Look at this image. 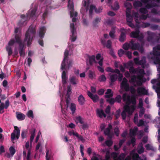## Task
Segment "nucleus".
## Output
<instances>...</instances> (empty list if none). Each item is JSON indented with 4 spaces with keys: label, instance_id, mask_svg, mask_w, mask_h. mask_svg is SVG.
<instances>
[{
    "label": "nucleus",
    "instance_id": "nucleus-1",
    "mask_svg": "<svg viewBox=\"0 0 160 160\" xmlns=\"http://www.w3.org/2000/svg\"><path fill=\"white\" fill-rule=\"evenodd\" d=\"M36 31V29L35 27L31 25L26 32L24 41L25 42L28 40L27 44L28 46L31 44L32 39L35 37Z\"/></svg>",
    "mask_w": 160,
    "mask_h": 160
},
{
    "label": "nucleus",
    "instance_id": "nucleus-2",
    "mask_svg": "<svg viewBox=\"0 0 160 160\" xmlns=\"http://www.w3.org/2000/svg\"><path fill=\"white\" fill-rule=\"evenodd\" d=\"M158 50H160V44L158 45L153 48L152 53H150L151 55H152L151 58L155 64L160 65V52Z\"/></svg>",
    "mask_w": 160,
    "mask_h": 160
},
{
    "label": "nucleus",
    "instance_id": "nucleus-3",
    "mask_svg": "<svg viewBox=\"0 0 160 160\" xmlns=\"http://www.w3.org/2000/svg\"><path fill=\"white\" fill-rule=\"evenodd\" d=\"M124 110L122 112L121 115L122 119L124 120L126 117V112L131 115H132L133 112L135 110V107L134 106H129L128 105H126L124 107Z\"/></svg>",
    "mask_w": 160,
    "mask_h": 160
},
{
    "label": "nucleus",
    "instance_id": "nucleus-4",
    "mask_svg": "<svg viewBox=\"0 0 160 160\" xmlns=\"http://www.w3.org/2000/svg\"><path fill=\"white\" fill-rule=\"evenodd\" d=\"M140 30L139 28H136L134 31L130 33V37L132 38H137L138 40L142 42L143 40L142 35H139Z\"/></svg>",
    "mask_w": 160,
    "mask_h": 160
},
{
    "label": "nucleus",
    "instance_id": "nucleus-5",
    "mask_svg": "<svg viewBox=\"0 0 160 160\" xmlns=\"http://www.w3.org/2000/svg\"><path fill=\"white\" fill-rule=\"evenodd\" d=\"M70 29L72 33V35L70 36V39L72 42H74L77 39L76 35V30L75 28L74 24L71 23L70 24Z\"/></svg>",
    "mask_w": 160,
    "mask_h": 160
},
{
    "label": "nucleus",
    "instance_id": "nucleus-6",
    "mask_svg": "<svg viewBox=\"0 0 160 160\" xmlns=\"http://www.w3.org/2000/svg\"><path fill=\"white\" fill-rule=\"evenodd\" d=\"M68 7L70 10V15L72 18L74 16L76 17L78 13L77 12H74V5L72 2H71V0H68Z\"/></svg>",
    "mask_w": 160,
    "mask_h": 160
},
{
    "label": "nucleus",
    "instance_id": "nucleus-7",
    "mask_svg": "<svg viewBox=\"0 0 160 160\" xmlns=\"http://www.w3.org/2000/svg\"><path fill=\"white\" fill-rule=\"evenodd\" d=\"M137 76L135 75L132 76L131 77V79L129 80V82L131 83H133V85L136 87L137 85L140 86L142 84L141 80H137Z\"/></svg>",
    "mask_w": 160,
    "mask_h": 160
},
{
    "label": "nucleus",
    "instance_id": "nucleus-8",
    "mask_svg": "<svg viewBox=\"0 0 160 160\" xmlns=\"http://www.w3.org/2000/svg\"><path fill=\"white\" fill-rule=\"evenodd\" d=\"M149 2V0H140V1L137 0L134 2L133 6L135 8H137L142 7V3L146 4L147 3Z\"/></svg>",
    "mask_w": 160,
    "mask_h": 160
},
{
    "label": "nucleus",
    "instance_id": "nucleus-9",
    "mask_svg": "<svg viewBox=\"0 0 160 160\" xmlns=\"http://www.w3.org/2000/svg\"><path fill=\"white\" fill-rule=\"evenodd\" d=\"M148 35L147 40L148 42H152L156 38V34L155 32L148 31L147 32Z\"/></svg>",
    "mask_w": 160,
    "mask_h": 160
},
{
    "label": "nucleus",
    "instance_id": "nucleus-10",
    "mask_svg": "<svg viewBox=\"0 0 160 160\" xmlns=\"http://www.w3.org/2000/svg\"><path fill=\"white\" fill-rule=\"evenodd\" d=\"M122 88H124L125 90L128 91L129 89V86L128 83V80L125 78H124L121 84Z\"/></svg>",
    "mask_w": 160,
    "mask_h": 160
},
{
    "label": "nucleus",
    "instance_id": "nucleus-11",
    "mask_svg": "<svg viewBox=\"0 0 160 160\" xmlns=\"http://www.w3.org/2000/svg\"><path fill=\"white\" fill-rule=\"evenodd\" d=\"M68 55V51L67 50H66L64 53V58L62 62L61 69V70L66 69V64L65 63V60L67 59Z\"/></svg>",
    "mask_w": 160,
    "mask_h": 160
},
{
    "label": "nucleus",
    "instance_id": "nucleus-12",
    "mask_svg": "<svg viewBox=\"0 0 160 160\" xmlns=\"http://www.w3.org/2000/svg\"><path fill=\"white\" fill-rule=\"evenodd\" d=\"M9 101L8 100H7L5 101V105L3 102H1L0 104V113L2 114L4 112V109H7L9 105Z\"/></svg>",
    "mask_w": 160,
    "mask_h": 160
},
{
    "label": "nucleus",
    "instance_id": "nucleus-13",
    "mask_svg": "<svg viewBox=\"0 0 160 160\" xmlns=\"http://www.w3.org/2000/svg\"><path fill=\"white\" fill-rule=\"evenodd\" d=\"M100 41L102 44L104 46H106L108 48L110 49L111 48L112 43L111 40H108L106 43V40L103 38H101Z\"/></svg>",
    "mask_w": 160,
    "mask_h": 160
},
{
    "label": "nucleus",
    "instance_id": "nucleus-14",
    "mask_svg": "<svg viewBox=\"0 0 160 160\" xmlns=\"http://www.w3.org/2000/svg\"><path fill=\"white\" fill-rule=\"evenodd\" d=\"M137 92L138 94L140 95H147L148 94V91L143 87H138L137 89Z\"/></svg>",
    "mask_w": 160,
    "mask_h": 160
},
{
    "label": "nucleus",
    "instance_id": "nucleus-15",
    "mask_svg": "<svg viewBox=\"0 0 160 160\" xmlns=\"http://www.w3.org/2000/svg\"><path fill=\"white\" fill-rule=\"evenodd\" d=\"M46 28L45 26L41 27L39 30L38 36L40 39H42L46 32Z\"/></svg>",
    "mask_w": 160,
    "mask_h": 160
},
{
    "label": "nucleus",
    "instance_id": "nucleus-16",
    "mask_svg": "<svg viewBox=\"0 0 160 160\" xmlns=\"http://www.w3.org/2000/svg\"><path fill=\"white\" fill-rule=\"evenodd\" d=\"M87 94L94 102H97L99 100V97L97 95H94L89 91H88Z\"/></svg>",
    "mask_w": 160,
    "mask_h": 160
},
{
    "label": "nucleus",
    "instance_id": "nucleus-17",
    "mask_svg": "<svg viewBox=\"0 0 160 160\" xmlns=\"http://www.w3.org/2000/svg\"><path fill=\"white\" fill-rule=\"evenodd\" d=\"M134 42L133 39L130 41L131 48L133 50H137L139 48L140 44L138 43H134Z\"/></svg>",
    "mask_w": 160,
    "mask_h": 160
},
{
    "label": "nucleus",
    "instance_id": "nucleus-18",
    "mask_svg": "<svg viewBox=\"0 0 160 160\" xmlns=\"http://www.w3.org/2000/svg\"><path fill=\"white\" fill-rule=\"evenodd\" d=\"M146 58L144 56L142 57L141 60H139V65H141L142 68H144L145 67L148 65V64H146Z\"/></svg>",
    "mask_w": 160,
    "mask_h": 160
},
{
    "label": "nucleus",
    "instance_id": "nucleus-19",
    "mask_svg": "<svg viewBox=\"0 0 160 160\" xmlns=\"http://www.w3.org/2000/svg\"><path fill=\"white\" fill-rule=\"evenodd\" d=\"M110 84L115 82L118 79V75L116 73L109 74Z\"/></svg>",
    "mask_w": 160,
    "mask_h": 160
},
{
    "label": "nucleus",
    "instance_id": "nucleus-20",
    "mask_svg": "<svg viewBox=\"0 0 160 160\" xmlns=\"http://www.w3.org/2000/svg\"><path fill=\"white\" fill-rule=\"evenodd\" d=\"M18 50L20 56H24L25 55V52L23 44L19 45Z\"/></svg>",
    "mask_w": 160,
    "mask_h": 160
},
{
    "label": "nucleus",
    "instance_id": "nucleus-21",
    "mask_svg": "<svg viewBox=\"0 0 160 160\" xmlns=\"http://www.w3.org/2000/svg\"><path fill=\"white\" fill-rule=\"evenodd\" d=\"M69 81L72 84L74 85H76L79 82L78 79L75 76H72L70 77Z\"/></svg>",
    "mask_w": 160,
    "mask_h": 160
},
{
    "label": "nucleus",
    "instance_id": "nucleus-22",
    "mask_svg": "<svg viewBox=\"0 0 160 160\" xmlns=\"http://www.w3.org/2000/svg\"><path fill=\"white\" fill-rule=\"evenodd\" d=\"M138 73L140 74L137 76V79L141 80L142 78L143 77V75L145 74V71L143 69H140L138 70L137 71Z\"/></svg>",
    "mask_w": 160,
    "mask_h": 160
},
{
    "label": "nucleus",
    "instance_id": "nucleus-23",
    "mask_svg": "<svg viewBox=\"0 0 160 160\" xmlns=\"http://www.w3.org/2000/svg\"><path fill=\"white\" fill-rule=\"evenodd\" d=\"M88 62L90 66L93 65V62L96 63L97 62L95 60V57L94 55H92L91 56H88Z\"/></svg>",
    "mask_w": 160,
    "mask_h": 160
},
{
    "label": "nucleus",
    "instance_id": "nucleus-24",
    "mask_svg": "<svg viewBox=\"0 0 160 160\" xmlns=\"http://www.w3.org/2000/svg\"><path fill=\"white\" fill-rule=\"evenodd\" d=\"M16 117L17 119L20 121L24 120L25 118V115L20 112H16Z\"/></svg>",
    "mask_w": 160,
    "mask_h": 160
},
{
    "label": "nucleus",
    "instance_id": "nucleus-25",
    "mask_svg": "<svg viewBox=\"0 0 160 160\" xmlns=\"http://www.w3.org/2000/svg\"><path fill=\"white\" fill-rule=\"evenodd\" d=\"M78 100L79 104L81 105H83L85 102V98L81 94L78 97Z\"/></svg>",
    "mask_w": 160,
    "mask_h": 160
},
{
    "label": "nucleus",
    "instance_id": "nucleus-26",
    "mask_svg": "<svg viewBox=\"0 0 160 160\" xmlns=\"http://www.w3.org/2000/svg\"><path fill=\"white\" fill-rule=\"evenodd\" d=\"M126 33L122 30L119 37V40L121 42H123L125 40L126 37Z\"/></svg>",
    "mask_w": 160,
    "mask_h": 160
},
{
    "label": "nucleus",
    "instance_id": "nucleus-27",
    "mask_svg": "<svg viewBox=\"0 0 160 160\" xmlns=\"http://www.w3.org/2000/svg\"><path fill=\"white\" fill-rule=\"evenodd\" d=\"M112 127L111 124H109L108 127L106 128L104 131V134L109 137L110 135V130L112 129Z\"/></svg>",
    "mask_w": 160,
    "mask_h": 160
},
{
    "label": "nucleus",
    "instance_id": "nucleus-28",
    "mask_svg": "<svg viewBox=\"0 0 160 160\" xmlns=\"http://www.w3.org/2000/svg\"><path fill=\"white\" fill-rule=\"evenodd\" d=\"M145 7L148 9L152 8L153 7H157L158 6V5L154 2H152L151 3H149V2L147 3L146 4Z\"/></svg>",
    "mask_w": 160,
    "mask_h": 160
},
{
    "label": "nucleus",
    "instance_id": "nucleus-29",
    "mask_svg": "<svg viewBox=\"0 0 160 160\" xmlns=\"http://www.w3.org/2000/svg\"><path fill=\"white\" fill-rule=\"evenodd\" d=\"M37 10V8H36L33 9L31 11L29 10L28 12L27 16L30 18L33 17L35 15Z\"/></svg>",
    "mask_w": 160,
    "mask_h": 160
},
{
    "label": "nucleus",
    "instance_id": "nucleus-30",
    "mask_svg": "<svg viewBox=\"0 0 160 160\" xmlns=\"http://www.w3.org/2000/svg\"><path fill=\"white\" fill-rule=\"evenodd\" d=\"M113 96V93L112 92V90L110 89H108L107 92H105V97L109 98L112 97Z\"/></svg>",
    "mask_w": 160,
    "mask_h": 160
},
{
    "label": "nucleus",
    "instance_id": "nucleus-31",
    "mask_svg": "<svg viewBox=\"0 0 160 160\" xmlns=\"http://www.w3.org/2000/svg\"><path fill=\"white\" fill-rule=\"evenodd\" d=\"M53 158V156L51 152H49V150L46 149L45 156L46 160H50Z\"/></svg>",
    "mask_w": 160,
    "mask_h": 160
},
{
    "label": "nucleus",
    "instance_id": "nucleus-32",
    "mask_svg": "<svg viewBox=\"0 0 160 160\" xmlns=\"http://www.w3.org/2000/svg\"><path fill=\"white\" fill-rule=\"evenodd\" d=\"M97 112L98 116L100 118H102L103 116L104 118L106 117V115L105 114L103 111L102 109L99 110L98 109H97Z\"/></svg>",
    "mask_w": 160,
    "mask_h": 160
},
{
    "label": "nucleus",
    "instance_id": "nucleus-33",
    "mask_svg": "<svg viewBox=\"0 0 160 160\" xmlns=\"http://www.w3.org/2000/svg\"><path fill=\"white\" fill-rule=\"evenodd\" d=\"M153 88L155 89L158 98H160V83L158 84V86H153Z\"/></svg>",
    "mask_w": 160,
    "mask_h": 160
},
{
    "label": "nucleus",
    "instance_id": "nucleus-34",
    "mask_svg": "<svg viewBox=\"0 0 160 160\" xmlns=\"http://www.w3.org/2000/svg\"><path fill=\"white\" fill-rule=\"evenodd\" d=\"M62 82L63 84H66L67 83L66 80V74L65 70L62 71Z\"/></svg>",
    "mask_w": 160,
    "mask_h": 160
},
{
    "label": "nucleus",
    "instance_id": "nucleus-35",
    "mask_svg": "<svg viewBox=\"0 0 160 160\" xmlns=\"http://www.w3.org/2000/svg\"><path fill=\"white\" fill-rule=\"evenodd\" d=\"M138 129V128L136 126L134 127L133 129H131L130 130V134L132 136H135Z\"/></svg>",
    "mask_w": 160,
    "mask_h": 160
},
{
    "label": "nucleus",
    "instance_id": "nucleus-36",
    "mask_svg": "<svg viewBox=\"0 0 160 160\" xmlns=\"http://www.w3.org/2000/svg\"><path fill=\"white\" fill-rule=\"evenodd\" d=\"M20 34H16L15 35V39L16 40V42L18 43L19 45L20 44H22L23 43L20 39Z\"/></svg>",
    "mask_w": 160,
    "mask_h": 160
},
{
    "label": "nucleus",
    "instance_id": "nucleus-37",
    "mask_svg": "<svg viewBox=\"0 0 160 160\" xmlns=\"http://www.w3.org/2000/svg\"><path fill=\"white\" fill-rule=\"evenodd\" d=\"M126 20L127 22H132V17L131 15L130 11L128 12L127 11H126Z\"/></svg>",
    "mask_w": 160,
    "mask_h": 160
},
{
    "label": "nucleus",
    "instance_id": "nucleus-38",
    "mask_svg": "<svg viewBox=\"0 0 160 160\" xmlns=\"http://www.w3.org/2000/svg\"><path fill=\"white\" fill-rule=\"evenodd\" d=\"M70 109L72 112V114H73L76 110V106L75 104L72 103L71 104Z\"/></svg>",
    "mask_w": 160,
    "mask_h": 160
},
{
    "label": "nucleus",
    "instance_id": "nucleus-39",
    "mask_svg": "<svg viewBox=\"0 0 160 160\" xmlns=\"http://www.w3.org/2000/svg\"><path fill=\"white\" fill-rule=\"evenodd\" d=\"M150 28L153 30H158L160 31V26L158 25L152 24L150 25Z\"/></svg>",
    "mask_w": 160,
    "mask_h": 160
},
{
    "label": "nucleus",
    "instance_id": "nucleus-40",
    "mask_svg": "<svg viewBox=\"0 0 160 160\" xmlns=\"http://www.w3.org/2000/svg\"><path fill=\"white\" fill-rule=\"evenodd\" d=\"M95 6L93 5H91L90 7V9L89 10V17L91 18L92 17V14L93 11L94 10H95Z\"/></svg>",
    "mask_w": 160,
    "mask_h": 160
},
{
    "label": "nucleus",
    "instance_id": "nucleus-41",
    "mask_svg": "<svg viewBox=\"0 0 160 160\" xmlns=\"http://www.w3.org/2000/svg\"><path fill=\"white\" fill-rule=\"evenodd\" d=\"M147 8H141L139 9V12L143 14H146L148 13V11L147 9Z\"/></svg>",
    "mask_w": 160,
    "mask_h": 160
},
{
    "label": "nucleus",
    "instance_id": "nucleus-42",
    "mask_svg": "<svg viewBox=\"0 0 160 160\" xmlns=\"http://www.w3.org/2000/svg\"><path fill=\"white\" fill-rule=\"evenodd\" d=\"M15 130L16 131V137L17 139H18L20 136V129L18 128L17 126H15L14 127Z\"/></svg>",
    "mask_w": 160,
    "mask_h": 160
},
{
    "label": "nucleus",
    "instance_id": "nucleus-43",
    "mask_svg": "<svg viewBox=\"0 0 160 160\" xmlns=\"http://www.w3.org/2000/svg\"><path fill=\"white\" fill-rule=\"evenodd\" d=\"M98 80L100 82H104L106 81V78L104 75H102L98 78Z\"/></svg>",
    "mask_w": 160,
    "mask_h": 160
},
{
    "label": "nucleus",
    "instance_id": "nucleus-44",
    "mask_svg": "<svg viewBox=\"0 0 160 160\" xmlns=\"http://www.w3.org/2000/svg\"><path fill=\"white\" fill-rule=\"evenodd\" d=\"M70 96L66 95V102L67 109L68 108L70 103Z\"/></svg>",
    "mask_w": 160,
    "mask_h": 160
},
{
    "label": "nucleus",
    "instance_id": "nucleus-45",
    "mask_svg": "<svg viewBox=\"0 0 160 160\" xmlns=\"http://www.w3.org/2000/svg\"><path fill=\"white\" fill-rule=\"evenodd\" d=\"M73 134H74V135H73L74 136H75L77 138L80 139L81 141L83 142L84 140L83 137L81 135H79L77 132H75V133H74Z\"/></svg>",
    "mask_w": 160,
    "mask_h": 160
},
{
    "label": "nucleus",
    "instance_id": "nucleus-46",
    "mask_svg": "<svg viewBox=\"0 0 160 160\" xmlns=\"http://www.w3.org/2000/svg\"><path fill=\"white\" fill-rule=\"evenodd\" d=\"M131 102L133 105L132 106H134L135 107V105L136 102L135 96L133 95L131 97Z\"/></svg>",
    "mask_w": 160,
    "mask_h": 160
},
{
    "label": "nucleus",
    "instance_id": "nucleus-47",
    "mask_svg": "<svg viewBox=\"0 0 160 160\" xmlns=\"http://www.w3.org/2000/svg\"><path fill=\"white\" fill-rule=\"evenodd\" d=\"M101 20V18H96L95 20L93 22V25L94 27L96 26L97 24Z\"/></svg>",
    "mask_w": 160,
    "mask_h": 160
},
{
    "label": "nucleus",
    "instance_id": "nucleus-48",
    "mask_svg": "<svg viewBox=\"0 0 160 160\" xmlns=\"http://www.w3.org/2000/svg\"><path fill=\"white\" fill-rule=\"evenodd\" d=\"M76 121H78L81 124H83L84 122L83 121V119L80 116H78L76 118Z\"/></svg>",
    "mask_w": 160,
    "mask_h": 160
},
{
    "label": "nucleus",
    "instance_id": "nucleus-49",
    "mask_svg": "<svg viewBox=\"0 0 160 160\" xmlns=\"http://www.w3.org/2000/svg\"><path fill=\"white\" fill-rule=\"evenodd\" d=\"M95 76L94 72L91 70L89 71L88 77L91 79H92Z\"/></svg>",
    "mask_w": 160,
    "mask_h": 160
},
{
    "label": "nucleus",
    "instance_id": "nucleus-50",
    "mask_svg": "<svg viewBox=\"0 0 160 160\" xmlns=\"http://www.w3.org/2000/svg\"><path fill=\"white\" fill-rule=\"evenodd\" d=\"M6 49L7 51L8 52V55L10 56L11 55L12 53L11 48L9 46H8L6 47Z\"/></svg>",
    "mask_w": 160,
    "mask_h": 160
},
{
    "label": "nucleus",
    "instance_id": "nucleus-51",
    "mask_svg": "<svg viewBox=\"0 0 160 160\" xmlns=\"http://www.w3.org/2000/svg\"><path fill=\"white\" fill-rule=\"evenodd\" d=\"M131 48V44L128 43H125L123 45L122 48L125 50H128L129 48Z\"/></svg>",
    "mask_w": 160,
    "mask_h": 160
},
{
    "label": "nucleus",
    "instance_id": "nucleus-52",
    "mask_svg": "<svg viewBox=\"0 0 160 160\" xmlns=\"http://www.w3.org/2000/svg\"><path fill=\"white\" fill-rule=\"evenodd\" d=\"M27 115L29 118L32 119L34 118L33 112L32 110H30L28 112Z\"/></svg>",
    "mask_w": 160,
    "mask_h": 160
},
{
    "label": "nucleus",
    "instance_id": "nucleus-53",
    "mask_svg": "<svg viewBox=\"0 0 160 160\" xmlns=\"http://www.w3.org/2000/svg\"><path fill=\"white\" fill-rule=\"evenodd\" d=\"M126 52L125 51H124L122 49H120L118 51V54L119 56L120 57H121L122 56L123 54H125V52Z\"/></svg>",
    "mask_w": 160,
    "mask_h": 160
},
{
    "label": "nucleus",
    "instance_id": "nucleus-54",
    "mask_svg": "<svg viewBox=\"0 0 160 160\" xmlns=\"http://www.w3.org/2000/svg\"><path fill=\"white\" fill-rule=\"evenodd\" d=\"M10 152L11 155L13 156L15 153V150L13 147L11 146L9 148Z\"/></svg>",
    "mask_w": 160,
    "mask_h": 160
},
{
    "label": "nucleus",
    "instance_id": "nucleus-55",
    "mask_svg": "<svg viewBox=\"0 0 160 160\" xmlns=\"http://www.w3.org/2000/svg\"><path fill=\"white\" fill-rule=\"evenodd\" d=\"M115 102H117L120 103L121 102L122 100V97L121 96L119 95H117L115 98Z\"/></svg>",
    "mask_w": 160,
    "mask_h": 160
},
{
    "label": "nucleus",
    "instance_id": "nucleus-56",
    "mask_svg": "<svg viewBox=\"0 0 160 160\" xmlns=\"http://www.w3.org/2000/svg\"><path fill=\"white\" fill-rule=\"evenodd\" d=\"M115 31L114 29H112L111 31L109 33V36L112 38H114L115 37V35L114 34Z\"/></svg>",
    "mask_w": 160,
    "mask_h": 160
},
{
    "label": "nucleus",
    "instance_id": "nucleus-57",
    "mask_svg": "<svg viewBox=\"0 0 160 160\" xmlns=\"http://www.w3.org/2000/svg\"><path fill=\"white\" fill-rule=\"evenodd\" d=\"M27 131L25 130H23L21 133V137L22 139L25 138L26 137Z\"/></svg>",
    "mask_w": 160,
    "mask_h": 160
},
{
    "label": "nucleus",
    "instance_id": "nucleus-58",
    "mask_svg": "<svg viewBox=\"0 0 160 160\" xmlns=\"http://www.w3.org/2000/svg\"><path fill=\"white\" fill-rule=\"evenodd\" d=\"M71 90V86H68L66 95L70 96L72 92Z\"/></svg>",
    "mask_w": 160,
    "mask_h": 160
},
{
    "label": "nucleus",
    "instance_id": "nucleus-59",
    "mask_svg": "<svg viewBox=\"0 0 160 160\" xmlns=\"http://www.w3.org/2000/svg\"><path fill=\"white\" fill-rule=\"evenodd\" d=\"M140 145H141V148L138 150V153L140 154H142L143 152L144 151V149L142 146V143H141Z\"/></svg>",
    "mask_w": 160,
    "mask_h": 160
},
{
    "label": "nucleus",
    "instance_id": "nucleus-60",
    "mask_svg": "<svg viewBox=\"0 0 160 160\" xmlns=\"http://www.w3.org/2000/svg\"><path fill=\"white\" fill-rule=\"evenodd\" d=\"M113 142L111 140H108L105 142V143L108 147L111 146L113 144Z\"/></svg>",
    "mask_w": 160,
    "mask_h": 160
},
{
    "label": "nucleus",
    "instance_id": "nucleus-61",
    "mask_svg": "<svg viewBox=\"0 0 160 160\" xmlns=\"http://www.w3.org/2000/svg\"><path fill=\"white\" fill-rule=\"evenodd\" d=\"M107 101L111 105H113L115 102V99L113 98H111L110 99H108L107 100Z\"/></svg>",
    "mask_w": 160,
    "mask_h": 160
},
{
    "label": "nucleus",
    "instance_id": "nucleus-62",
    "mask_svg": "<svg viewBox=\"0 0 160 160\" xmlns=\"http://www.w3.org/2000/svg\"><path fill=\"white\" fill-rule=\"evenodd\" d=\"M139 158V155L137 153H134L132 156L133 160H138V159Z\"/></svg>",
    "mask_w": 160,
    "mask_h": 160
},
{
    "label": "nucleus",
    "instance_id": "nucleus-63",
    "mask_svg": "<svg viewBox=\"0 0 160 160\" xmlns=\"http://www.w3.org/2000/svg\"><path fill=\"white\" fill-rule=\"evenodd\" d=\"M128 96H129L126 93H124L123 94L122 99L124 102H125L126 101V100L127 99Z\"/></svg>",
    "mask_w": 160,
    "mask_h": 160
},
{
    "label": "nucleus",
    "instance_id": "nucleus-64",
    "mask_svg": "<svg viewBox=\"0 0 160 160\" xmlns=\"http://www.w3.org/2000/svg\"><path fill=\"white\" fill-rule=\"evenodd\" d=\"M151 22H155L158 23L160 22V19L157 18H152L151 19Z\"/></svg>",
    "mask_w": 160,
    "mask_h": 160
}]
</instances>
